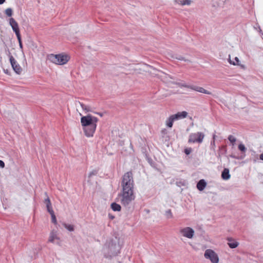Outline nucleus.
<instances>
[{"instance_id":"2f4dec72","label":"nucleus","mask_w":263,"mask_h":263,"mask_svg":"<svg viewBox=\"0 0 263 263\" xmlns=\"http://www.w3.org/2000/svg\"><path fill=\"white\" fill-rule=\"evenodd\" d=\"M192 152V149L191 148H186L184 150V152L186 155H189Z\"/></svg>"},{"instance_id":"a878e982","label":"nucleus","mask_w":263,"mask_h":263,"mask_svg":"<svg viewBox=\"0 0 263 263\" xmlns=\"http://www.w3.org/2000/svg\"><path fill=\"white\" fill-rule=\"evenodd\" d=\"M5 14L8 16H11L12 15V10L10 8L6 9Z\"/></svg>"},{"instance_id":"0eeeda50","label":"nucleus","mask_w":263,"mask_h":263,"mask_svg":"<svg viewBox=\"0 0 263 263\" xmlns=\"http://www.w3.org/2000/svg\"><path fill=\"white\" fill-rule=\"evenodd\" d=\"M204 256L206 259H209L212 263H218L219 258L217 254L211 249H207L205 250Z\"/></svg>"},{"instance_id":"4468645a","label":"nucleus","mask_w":263,"mask_h":263,"mask_svg":"<svg viewBox=\"0 0 263 263\" xmlns=\"http://www.w3.org/2000/svg\"><path fill=\"white\" fill-rule=\"evenodd\" d=\"M188 113L185 111L181 112H178L177 114L173 115L176 120L182 119L185 118L187 116Z\"/></svg>"},{"instance_id":"c756f323","label":"nucleus","mask_w":263,"mask_h":263,"mask_svg":"<svg viewBox=\"0 0 263 263\" xmlns=\"http://www.w3.org/2000/svg\"><path fill=\"white\" fill-rule=\"evenodd\" d=\"M5 52H6V54L9 57V60L10 61V58L11 57H13L9 50V49L6 47V48L5 49Z\"/></svg>"},{"instance_id":"39448f33","label":"nucleus","mask_w":263,"mask_h":263,"mask_svg":"<svg viewBox=\"0 0 263 263\" xmlns=\"http://www.w3.org/2000/svg\"><path fill=\"white\" fill-rule=\"evenodd\" d=\"M119 246L112 240L107 242L103 247V251L107 253L110 256H116L119 253Z\"/></svg>"},{"instance_id":"f704fd0d","label":"nucleus","mask_w":263,"mask_h":263,"mask_svg":"<svg viewBox=\"0 0 263 263\" xmlns=\"http://www.w3.org/2000/svg\"><path fill=\"white\" fill-rule=\"evenodd\" d=\"M227 240L228 241V245L230 247V238H228Z\"/></svg>"},{"instance_id":"dca6fc26","label":"nucleus","mask_w":263,"mask_h":263,"mask_svg":"<svg viewBox=\"0 0 263 263\" xmlns=\"http://www.w3.org/2000/svg\"><path fill=\"white\" fill-rule=\"evenodd\" d=\"M231 64L237 65L242 69H245L246 68L245 65L241 63L240 61L237 57H235L233 61H231Z\"/></svg>"},{"instance_id":"2eb2a0df","label":"nucleus","mask_w":263,"mask_h":263,"mask_svg":"<svg viewBox=\"0 0 263 263\" xmlns=\"http://www.w3.org/2000/svg\"><path fill=\"white\" fill-rule=\"evenodd\" d=\"M175 121H176V120L172 115L165 120V125L168 128H172Z\"/></svg>"},{"instance_id":"7c9ffc66","label":"nucleus","mask_w":263,"mask_h":263,"mask_svg":"<svg viewBox=\"0 0 263 263\" xmlns=\"http://www.w3.org/2000/svg\"><path fill=\"white\" fill-rule=\"evenodd\" d=\"M236 141V139L235 138L232 137L231 136V145H232L231 149L233 148V146L234 145L235 142Z\"/></svg>"},{"instance_id":"393cba45","label":"nucleus","mask_w":263,"mask_h":263,"mask_svg":"<svg viewBox=\"0 0 263 263\" xmlns=\"http://www.w3.org/2000/svg\"><path fill=\"white\" fill-rule=\"evenodd\" d=\"M165 216L167 218H171L173 217V214L171 210H168L165 212Z\"/></svg>"},{"instance_id":"ddd939ff","label":"nucleus","mask_w":263,"mask_h":263,"mask_svg":"<svg viewBox=\"0 0 263 263\" xmlns=\"http://www.w3.org/2000/svg\"><path fill=\"white\" fill-rule=\"evenodd\" d=\"M9 24L16 35L20 34L18 24L13 18L11 17L9 19Z\"/></svg>"},{"instance_id":"f257e3e1","label":"nucleus","mask_w":263,"mask_h":263,"mask_svg":"<svg viewBox=\"0 0 263 263\" xmlns=\"http://www.w3.org/2000/svg\"><path fill=\"white\" fill-rule=\"evenodd\" d=\"M98 119L90 114L81 118V123L85 135L87 137H92L97 128Z\"/></svg>"},{"instance_id":"79ce46f5","label":"nucleus","mask_w":263,"mask_h":263,"mask_svg":"<svg viewBox=\"0 0 263 263\" xmlns=\"http://www.w3.org/2000/svg\"><path fill=\"white\" fill-rule=\"evenodd\" d=\"M165 130H165V129H163V130H162V133H164V132H165Z\"/></svg>"},{"instance_id":"b1692460","label":"nucleus","mask_w":263,"mask_h":263,"mask_svg":"<svg viewBox=\"0 0 263 263\" xmlns=\"http://www.w3.org/2000/svg\"><path fill=\"white\" fill-rule=\"evenodd\" d=\"M64 227L68 230L69 231H73L74 230V228L72 225L71 224H64Z\"/></svg>"},{"instance_id":"20e7f679","label":"nucleus","mask_w":263,"mask_h":263,"mask_svg":"<svg viewBox=\"0 0 263 263\" xmlns=\"http://www.w3.org/2000/svg\"><path fill=\"white\" fill-rule=\"evenodd\" d=\"M48 59L54 64L62 65L66 64L70 58L68 55L64 54H50L48 56Z\"/></svg>"},{"instance_id":"1a4fd4ad","label":"nucleus","mask_w":263,"mask_h":263,"mask_svg":"<svg viewBox=\"0 0 263 263\" xmlns=\"http://www.w3.org/2000/svg\"><path fill=\"white\" fill-rule=\"evenodd\" d=\"M238 148L241 152V154L236 155L234 153H231V157L241 160L243 159L246 156L245 153L247 151V148L245 145L241 143L238 144Z\"/></svg>"},{"instance_id":"cd10ccee","label":"nucleus","mask_w":263,"mask_h":263,"mask_svg":"<svg viewBox=\"0 0 263 263\" xmlns=\"http://www.w3.org/2000/svg\"><path fill=\"white\" fill-rule=\"evenodd\" d=\"M16 36H17V40L18 41V42H19V46H20L21 48H23V45H22V41H21V34H17V35H16Z\"/></svg>"},{"instance_id":"6e6552de","label":"nucleus","mask_w":263,"mask_h":263,"mask_svg":"<svg viewBox=\"0 0 263 263\" xmlns=\"http://www.w3.org/2000/svg\"><path fill=\"white\" fill-rule=\"evenodd\" d=\"M179 232L182 236L189 239H192L195 234L194 230L189 227L181 228L179 230Z\"/></svg>"},{"instance_id":"9d476101","label":"nucleus","mask_w":263,"mask_h":263,"mask_svg":"<svg viewBox=\"0 0 263 263\" xmlns=\"http://www.w3.org/2000/svg\"><path fill=\"white\" fill-rule=\"evenodd\" d=\"M180 85L182 87L190 88L191 89L194 90L195 91H197L201 92V93L208 94V95L211 94V92L205 90V89H204L203 88H202L201 87L194 86V85H186L185 84H181Z\"/></svg>"},{"instance_id":"412c9836","label":"nucleus","mask_w":263,"mask_h":263,"mask_svg":"<svg viewBox=\"0 0 263 263\" xmlns=\"http://www.w3.org/2000/svg\"><path fill=\"white\" fill-rule=\"evenodd\" d=\"M176 2L180 5H190L191 1L190 0H176Z\"/></svg>"},{"instance_id":"f03ea898","label":"nucleus","mask_w":263,"mask_h":263,"mask_svg":"<svg viewBox=\"0 0 263 263\" xmlns=\"http://www.w3.org/2000/svg\"><path fill=\"white\" fill-rule=\"evenodd\" d=\"M121 204L124 206H128L135 200L136 196L134 189L122 190L119 194Z\"/></svg>"},{"instance_id":"f3484780","label":"nucleus","mask_w":263,"mask_h":263,"mask_svg":"<svg viewBox=\"0 0 263 263\" xmlns=\"http://www.w3.org/2000/svg\"><path fill=\"white\" fill-rule=\"evenodd\" d=\"M206 185V183L204 180L201 179L197 184V188L198 190L203 191Z\"/></svg>"},{"instance_id":"72a5a7b5","label":"nucleus","mask_w":263,"mask_h":263,"mask_svg":"<svg viewBox=\"0 0 263 263\" xmlns=\"http://www.w3.org/2000/svg\"><path fill=\"white\" fill-rule=\"evenodd\" d=\"M0 167L1 168H4L5 167V163L2 160H0Z\"/></svg>"},{"instance_id":"4be33fe9","label":"nucleus","mask_w":263,"mask_h":263,"mask_svg":"<svg viewBox=\"0 0 263 263\" xmlns=\"http://www.w3.org/2000/svg\"><path fill=\"white\" fill-rule=\"evenodd\" d=\"M111 208L114 211H120L121 208L120 204L115 202L111 204Z\"/></svg>"},{"instance_id":"9b49d317","label":"nucleus","mask_w":263,"mask_h":263,"mask_svg":"<svg viewBox=\"0 0 263 263\" xmlns=\"http://www.w3.org/2000/svg\"><path fill=\"white\" fill-rule=\"evenodd\" d=\"M10 62L13 70L17 74H20L22 71V69L13 57H11Z\"/></svg>"},{"instance_id":"4c0bfd02","label":"nucleus","mask_w":263,"mask_h":263,"mask_svg":"<svg viewBox=\"0 0 263 263\" xmlns=\"http://www.w3.org/2000/svg\"><path fill=\"white\" fill-rule=\"evenodd\" d=\"M228 61L229 63H230V54H229L228 55Z\"/></svg>"},{"instance_id":"37998d69","label":"nucleus","mask_w":263,"mask_h":263,"mask_svg":"<svg viewBox=\"0 0 263 263\" xmlns=\"http://www.w3.org/2000/svg\"><path fill=\"white\" fill-rule=\"evenodd\" d=\"M228 139L230 141V136H229L228 137Z\"/></svg>"},{"instance_id":"6ab92c4d","label":"nucleus","mask_w":263,"mask_h":263,"mask_svg":"<svg viewBox=\"0 0 263 263\" xmlns=\"http://www.w3.org/2000/svg\"><path fill=\"white\" fill-rule=\"evenodd\" d=\"M221 177L224 180H228L230 178L229 170L228 168H224Z\"/></svg>"},{"instance_id":"ea45409f","label":"nucleus","mask_w":263,"mask_h":263,"mask_svg":"<svg viewBox=\"0 0 263 263\" xmlns=\"http://www.w3.org/2000/svg\"><path fill=\"white\" fill-rule=\"evenodd\" d=\"M4 72L5 73L8 74V70H4Z\"/></svg>"},{"instance_id":"c85d7f7f","label":"nucleus","mask_w":263,"mask_h":263,"mask_svg":"<svg viewBox=\"0 0 263 263\" xmlns=\"http://www.w3.org/2000/svg\"><path fill=\"white\" fill-rule=\"evenodd\" d=\"M231 241H232V240L231 239ZM238 242H236V241H231V249L232 248H236L238 246Z\"/></svg>"},{"instance_id":"c9c22d12","label":"nucleus","mask_w":263,"mask_h":263,"mask_svg":"<svg viewBox=\"0 0 263 263\" xmlns=\"http://www.w3.org/2000/svg\"><path fill=\"white\" fill-rule=\"evenodd\" d=\"M259 158L260 160H263V153L260 155Z\"/></svg>"},{"instance_id":"f8f14e48","label":"nucleus","mask_w":263,"mask_h":263,"mask_svg":"<svg viewBox=\"0 0 263 263\" xmlns=\"http://www.w3.org/2000/svg\"><path fill=\"white\" fill-rule=\"evenodd\" d=\"M60 238L58 236L57 233L55 231H52L50 232L48 241L53 243H56L60 245Z\"/></svg>"},{"instance_id":"58836bf2","label":"nucleus","mask_w":263,"mask_h":263,"mask_svg":"<svg viewBox=\"0 0 263 263\" xmlns=\"http://www.w3.org/2000/svg\"><path fill=\"white\" fill-rule=\"evenodd\" d=\"M97 114L99 115V116H100L101 117L103 116V114L102 113H100V112H98V113H97Z\"/></svg>"},{"instance_id":"473e14b6","label":"nucleus","mask_w":263,"mask_h":263,"mask_svg":"<svg viewBox=\"0 0 263 263\" xmlns=\"http://www.w3.org/2000/svg\"><path fill=\"white\" fill-rule=\"evenodd\" d=\"M176 59H178L179 60H181V61H187V62H191L190 60L184 59V58L181 56H179L178 58H176Z\"/></svg>"},{"instance_id":"a211bd4d","label":"nucleus","mask_w":263,"mask_h":263,"mask_svg":"<svg viewBox=\"0 0 263 263\" xmlns=\"http://www.w3.org/2000/svg\"><path fill=\"white\" fill-rule=\"evenodd\" d=\"M78 103L81 106L83 110H84L85 112H91L92 111L90 106L86 105L80 102H78Z\"/></svg>"},{"instance_id":"5701e85b","label":"nucleus","mask_w":263,"mask_h":263,"mask_svg":"<svg viewBox=\"0 0 263 263\" xmlns=\"http://www.w3.org/2000/svg\"><path fill=\"white\" fill-rule=\"evenodd\" d=\"M48 212L51 215L52 222L53 223H54V224H57V219H56V217H55V215L54 214L53 210H50V211H48Z\"/></svg>"},{"instance_id":"bb28decb","label":"nucleus","mask_w":263,"mask_h":263,"mask_svg":"<svg viewBox=\"0 0 263 263\" xmlns=\"http://www.w3.org/2000/svg\"><path fill=\"white\" fill-rule=\"evenodd\" d=\"M98 171L96 170H93L89 173L88 175V177L91 178L92 176L96 175Z\"/></svg>"},{"instance_id":"423d86ee","label":"nucleus","mask_w":263,"mask_h":263,"mask_svg":"<svg viewBox=\"0 0 263 263\" xmlns=\"http://www.w3.org/2000/svg\"><path fill=\"white\" fill-rule=\"evenodd\" d=\"M204 137V135L202 133H192L189 136L188 142L201 143L202 142Z\"/></svg>"},{"instance_id":"a19ab883","label":"nucleus","mask_w":263,"mask_h":263,"mask_svg":"<svg viewBox=\"0 0 263 263\" xmlns=\"http://www.w3.org/2000/svg\"><path fill=\"white\" fill-rule=\"evenodd\" d=\"M109 217H110L111 219H112L114 218V216H110V215H109Z\"/></svg>"},{"instance_id":"e433bc0d","label":"nucleus","mask_w":263,"mask_h":263,"mask_svg":"<svg viewBox=\"0 0 263 263\" xmlns=\"http://www.w3.org/2000/svg\"><path fill=\"white\" fill-rule=\"evenodd\" d=\"M6 0H0V5L3 4L5 3Z\"/></svg>"},{"instance_id":"aec40b11","label":"nucleus","mask_w":263,"mask_h":263,"mask_svg":"<svg viewBox=\"0 0 263 263\" xmlns=\"http://www.w3.org/2000/svg\"><path fill=\"white\" fill-rule=\"evenodd\" d=\"M44 203L46 205L47 211H50V210H53L50 199L48 197H47V198L45 199Z\"/></svg>"},{"instance_id":"7ed1b4c3","label":"nucleus","mask_w":263,"mask_h":263,"mask_svg":"<svg viewBox=\"0 0 263 263\" xmlns=\"http://www.w3.org/2000/svg\"><path fill=\"white\" fill-rule=\"evenodd\" d=\"M121 185L122 190L134 189V181L132 172H128L124 174Z\"/></svg>"}]
</instances>
